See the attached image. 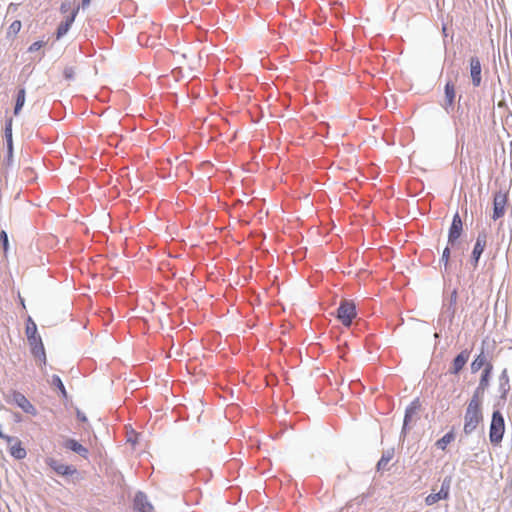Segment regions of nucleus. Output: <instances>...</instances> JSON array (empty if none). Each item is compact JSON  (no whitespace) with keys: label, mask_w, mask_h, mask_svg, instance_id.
Returning a JSON list of instances; mask_svg holds the SVG:
<instances>
[{"label":"nucleus","mask_w":512,"mask_h":512,"mask_svg":"<svg viewBox=\"0 0 512 512\" xmlns=\"http://www.w3.org/2000/svg\"><path fill=\"white\" fill-rule=\"evenodd\" d=\"M482 402L481 393L475 391L467 404L464 414L463 431L467 435L473 433L483 421Z\"/></svg>","instance_id":"obj_1"},{"label":"nucleus","mask_w":512,"mask_h":512,"mask_svg":"<svg viewBox=\"0 0 512 512\" xmlns=\"http://www.w3.org/2000/svg\"><path fill=\"white\" fill-rule=\"evenodd\" d=\"M60 12L65 15V20L61 22L57 28V39L62 38L69 31L79 12V5L72 0H63L60 5Z\"/></svg>","instance_id":"obj_2"},{"label":"nucleus","mask_w":512,"mask_h":512,"mask_svg":"<svg viewBox=\"0 0 512 512\" xmlns=\"http://www.w3.org/2000/svg\"><path fill=\"white\" fill-rule=\"evenodd\" d=\"M505 431L504 418L499 411H494L492 414L489 439L494 445H498L503 438Z\"/></svg>","instance_id":"obj_3"},{"label":"nucleus","mask_w":512,"mask_h":512,"mask_svg":"<svg viewBox=\"0 0 512 512\" xmlns=\"http://www.w3.org/2000/svg\"><path fill=\"white\" fill-rule=\"evenodd\" d=\"M356 315V307L352 301L343 300L340 303L337 310V318L344 326L349 327Z\"/></svg>","instance_id":"obj_4"},{"label":"nucleus","mask_w":512,"mask_h":512,"mask_svg":"<svg viewBox=\"0 0 512 512\" xmlns=\"http://www.w3.org/2000/svg\"><path fill=\"white\" fill-rule=\"evenodd\" d=\"M451 477L444 478L441 489L437 493H431L425 498V503L432 506L440 500H446L450 495Z\"/></svg>","instance_id":"obj_5"},{"label":"nucleus","mask_w":512,"mask_h":512,"mask_svg":"<svg viewBox=\"0 0 512 512\" xmlns=\"http://www.w3.org/2000/svg\"><path fill=\"white\" fill-rule=\"evenodd\" d=\"M508 196L506 192L499 191L494 194L492 219L497 220L505 215Z\"/></svg>","instance_id":"obj_6"},{"label":"nucleus","mask_w":512,"mask_h":512,"mask_svg":"<svg viewBox=\"0 0 512 512\" xmlns=\"http://www.w3.org/2000/svg\"><path fill=\"white\" fill-rule=\"evenodd\" d=\"M462 233H463V222H462V219H461L459 213H456L453 216L452 223L449 228L448 243L450 245H454L459 240Z\"/></svg>","instance_id":"obj_7"},{"label":"nucleus","mask_w":512,"mask_h":512,"mask_svg":"<svg viewBox=\"0 0 512 512\" xmlns=\"http://www.w3.org/2000/svg\"><path fill=\"white\" fill-rule=\"evenodd\" d=\"M12 401L25 413L32 416L37 415V409L35 406L22 393L14 391L12 393Z\"/></svg>","instance_id":"obj_8"},{"label":"nucleus","mask_w":512,"mask_h":512,"mask_svg":"<svg viewBox=\"0 0 512 512\" xmlns=\"http://www.w3.org/2000/svg\"><path fill=\"white\" fill-rule=\"evenodd\" d=\"M45 462L58 475L67 476L72 475L76 472V469L73 466L60 463L59 461L51 457L47 458Z\"/></svg>","instance_id":"obj_9"},{"label":"nucleus","mask_w":512,"mask_h":512,"mask_svg":"<svg viewBox=\"0 0 512 512\" xmlns=\"http://www.w3.org/2000/svg\"><path fill=\"white\" fill-rule=\"evenodd\" d=\"M481 63L478 57L470 58V76L472 79V84L474 87H479L481 85L482 77H481Z\"/></svg>","instance_id":"obj_10"},{"label":"nucleus","mask_w":512,"mask_h":512,"mask_svg":"<svg viewBox=\"0 0 512 512\" xmlns=\"http://www.w3.org/2000/svg\"><path fill=\"white\" fill-rule=\"evenodd\" d=\"M134 508L138 512H152L153 506L143 492H138L134 498Z\"/></svg>","instance_id":"obj_11"},{"label":"nucleus","mask_w":512,"mask_h":512,"mask_svg":"<svg viewBox=\"0 0 512 512\" xmlns=\"http://www.w3.org/2000/svg\"><path fill=\"white\" fill-rule=\"evenodd\" d=\"M489 233L487 230H482L478 233L472 256H481L487 244Z\"/></svg>","instance_id":"obj_12"},{"label":"nucleus","mask_w":512,"mask_h":512,"mask_svg":"<svg viewBox=\"0 0 512 512\" xmlns=\"http://www.w3.org/2000/svg\"><path fill=\"white\" fill-rule=\"evenodd\" d=\"M149 29L151 30V33L153 34L154 36V40L149 42V39L148 37H146V32H141L138 36V41L144 45H154L155 44V40L159 39L160 37V32H161V27L160 25L158 24H155V23H150V27Z\"/></svg>","instance_id":"obj_13"},{"label":"nucleus","mask_w":512,"mask_h":512,"mask_svg":"<svg viewBox=\"0 0 512 512\" xmlns=\"http://www.w3.org/2000/svg\"><path fill=\"white\" fill-rule=\"evenodd\" d=\"M469 358V353L467 351H462L460 354H458L455 359L453 360L452 367H451V373L457 374L459 373L465 364L467 363Z\"/></svg>","instance_id":"obj_14"},{"label":"nucleus","mask_w":512,"mask_h":512,"mask_svg":"<svg viewBox=\"0 0 512 512\" xmlns=\"http://www.w3.org/2000/svg\"><path fill=\"white\" fill-rule=\"evenodd\" d=\"M421 404L419 399H415L411 402V404L407 407L404 417V428L413 420V418L417 415L420 410Z\"/></svg>","instance_id":"obj_15"},{"label":"nucleus","mask_w":512,"mask_h":512,"mask_svg":"<svg viewBox=\"0 0 512 512\" xmlns=\"http://www.w3.org/2000/svg\"><path fill=\"white\" fill-rule=\"evenodd\" d=\"M64 447L72 450L73 452L81 455L84 458H87L88 456V450L83 445H81L79 442H77L74 439H67L64 443Z\"/></svg>","instance_id":"obj_16"},{"label":"nucleus","mask_w":512,"mask_h":512,"mask_svg":"<svg viewBox=\"0 0 512 512\" xmlns=\"http://www.w3.org/2000/svg\"><path fill=\"white\" fill-rule=\"evenodd\" d=\"M492 369H493L492 364H487L485 369H484V371H483V373H482V376H481V379H480V383H479V387L476 390V391H478L481 394L483 393V391L486 389V387L489 384V378H490Z\"/></svg>","instance_id":"obj_17"},{"label":"nucleus","mask_w":512,"mask_h":512,"mask_svg":"<svg viewBox=\"0 0 512 512\" xmlns=\"http://www.w3.org/2000/svg\"><path fill=\"white\" fill-rule=\"evenodd\" d=\"M10 454L15 457L16 459H23L26 457L27 453L25 448L22 446L20 441H16L11 447H10Z\"/></svg>","instance_id":"obj_18"},{"label":"nucleus","mask_w":512,"mask_h":512,"mask_svg":"<svg viewBox=\"0 0 512 512\" xmlns=\"http://www.w3.org/2000/svg\"><path fill=\"white\" fill-rule=\"evenodd\" d=\"M31 352L35 358H37L40 363H45L46 361V354L43 343L31 346Z\"/></svg>","instance_id":"obj_19"},{"label":"nucleus","mask_w":512,"mask_h":512,"mask_svg":"<svg viewBox=\"0 0 512 512\" xmlns=\"http://www.w3.org/2000/svg\"><path fill=\"white\" fill-rule=\"evenodd\" d=\"M25 98H26L25 89L24 88L19 89L17 98H16L15 107H14L15 115H18L20 113L22 107L24 106Z\"/></svg>","instance_id":"obj_20"},{"label":"nucleus","mask_w":512,"mask_h":512,"mask_svg":"<svg viewBox=\"0 0 512 512\" xmlns=\"http://www.w3.org/2000/svg\"><path fill=\"white\" fill-rule=\"evenodd\" d=\"M454 439L455 435L452 431H450L436 442V446L441 450H445L447 445L454 441Z\"/></svg>","instance_id":"obj_21"},{"label":"nucleus","mask_w":512,"mask_h":512,"mask_svg":"<svg viewBox=\"0 0 512 512\" xmlns=\"http://www.w3.org/2000/svg\"><path fill=\"white\" fill-rule=\"evenodd\" d=\"M488 363L486 362V357L483 353L479 354L475 360L471 364V369L473 372H477L480 370L483 366L486 367Z\"/></svg>","instance_id":"obj_22"},{"label":"nucleus","mask_w":512,"mask_h":512,"mask_svg":"<svg viewBox=\"0 0 512 512\" xmlns=\"http://www.w3.org/2000/svg\"><path fill=\"white\" fill-rule=\"evenodd\" d=\"M5 138L9 153L12 152V119L7 120L5 125Z\"/></svg>","instance_id":"obj_23"},{"label":"nucleus","mask_w":512,"mask_h":512,"mask_svg":"<svg viewBox=\"0 0 512 512\" xmlns=\"http://www.w3.org/2000/svg\"><path fill=\"white\" fill-rule=\"evenodd\" d=\"M445 97L447 102L452 105L455 99V87L451 82L446 83L445 85Z\"/></svg>","instance_id":"obj_24"},{"label":"nucleus","mask_w":512,"mask_h":512,"mask_svg":"<svg viewBox=\"0 0 512 512\" xmlns=\"http://www.w3.org/2000/svg\"><path fill=\"white\" fill-rule=\"evenodd\" d=\"M26 336L29 337V336H33V335H37V326L35 324V322L32 320L31 317L28 318L27 320V324H26Z\"/></svg>","instance_id":"obj_25"},{"label":"nucleus","mask_w":512,"mask_h":512,"mask_svg":"<svg viewBox=\"0 0 512 512\" xmlns=\"http://www.w3.org/2000/svg\"><path fill=\"white\" fill-rule=\"evenodd\" d=\"M51 384L53 386L57 387L60 390L61 394L64 397H66V390H65L64 384H63V382H62V380L60 379L59 376L53 375L52 379H51Z\"/></svg>","instance_id":"obj_26"},{"label":"nucleus","mask_w":512,"mask_h":512,"mask_svg":"<svg viewBox=\"0 0 512 512\" xmlns=\"http://www.w3.org/2000/svg\"><path fill=\"white\" fill-rule=\"evenodd\" d=\"M21 27H22V23L21 21L19 20H15L14 22L11 23V25L9 26V29H8V33L9 34H12V35H16L19 33V31L21 30Z\"/></svg>","instance_id":"obj_27"},{"label":"nucleus","mask_w":512,"mask_h":512,"mask_svg":"<svg viewBox=\"0 0 512 512\" xmlns=\"http://www.w3.org/2000/svg\"><path fill=\"white\" fill-rule=\"evenodd\" d=\"M392 456L390 454L383 455L381 459L378 461L377 467L378 469H385L388 463L390 462Z\"/></svg>","instance_id":"obj_28"},{"label":"nucleus","mask_w":512,"mask_h":512,"mask_svg":"<svg viewBox=\"0 0 512 512\" xmlns=\"http://www.w3.org/2000/svg\"><path fill=\"white\" fill-rule=\"evenodd\" d=\"M63 75L66 80H72L75 76V69L73 67H66L63 71Z\"/></svg>","instance_id":"obj_29"},{"label":"nucleus","mask_w":512,"mask_h":512,"mask_svg":"<svg viewBox=\"0 0 512 512\" xmlns=\"http://www.w3.org/2000/svg\"><path fill=\"white\" fill-rule=\"evenodd\" d=\"M0 241L2 242L4 252L7 253V251H8V236L5 231H1Z\"/></svg>","instance_id":"obj_30"},{"label":"nucleus","mask_w":512,"mask_h":512,"mask_svg":"<svg viewBox=\"0 0 512 512\" xmlns=\"http://www.w3.org/2000/svg\"><path fill=\"white\" fill-rule=\"evenodd\" d=\"M45 45V42L43 41H36L34 43H32L29 48H28V51L29 52H35V51H38L39 49H41L43 46Z\"/></svg>","instance_id":"obj_31"},{"label":"nucleus","mask_w":512,"mask_h":512,"mask_svg":"<svg viewBox=\"0 0 512 512\" xmlns=\"http://www.w3.org/2000/svg\"><path fill=\"white\" fill-rule=\"evenodd\" d=\"M30 347L42 343L41 337L37 335L27 337Z\"/></svg>","instance_id":"obj_32"},{"label":"nucleus","mask_w":512,"mask_h":512,"mask_svg":"<svg viewBox=\"0 0 512 512\" xmlns=\"http://www.w3.org/2000/svg\"><path fill=\"white\" fill-rule=\"evenodd\" d=\"M18 298H19V301H20L21 306L23 307V309H25V308H26V306H25V301H24V299L22 298V296H21V294H20V293H18Z\"/></svg>","instance_id":"obj_33"},{"label":"nucleus","mask_w":512,"mask_h":512,"mask_svg":"<svg viewBox=\"0 0 512 512\" xmlns=\"http://www.w3.org/2000/svg\"><path fill=\"white\" fill-rule=\"evenodd\" d=\"M0 438L5 439L8 442H10L12 440V438L10 436L4 435L1 431H0Z\"/></svg>","instance_id":"obj_34"},{"label":"nucleus","mask_w":512,"mask_h":512,"mask_svg":"<svg viewBox=\"0 0 512 512\" xmlns=\"http://www.w3.org/2000/svg\"><path fill=\"white\" fill-rule=\"evenodd\" d=\"M91 0H82V7L85 8L90 4Z\"/></svg>","instance_id":"obj_35"},{"label":"nucleus","mask_w":512,"mask_h":512,"mask_svg":"<svg viewBox=\"0 0 512 512\" xmlns=\"http://www.w3.org/2000/svg\"><path fill=\"white\" fill-rule=\"evenodd\" d=\"M449 254H450V250H449V248H448V247H446V248L444 249V251H443V255H442V256H449Z\"/></svg>","instance_id":"obj_36"},{"label":"nucleus","mask_w":512,"mask_h":512,"mask_svg":"<svg viewBox=\"0 0 512 512\" xmlns=\"http://www.w3.org/2000/svg\"><path fill=\"white\" fill-rule=\"evenodd\" d=\"M448 259H449V258H445V262H444L445 267H446V266H447V264H448Z\"/></svg>","instance_id":"obj_37"}]
</instances>
